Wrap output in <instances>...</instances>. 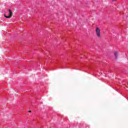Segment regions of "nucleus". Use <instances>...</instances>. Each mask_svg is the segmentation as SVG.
Listing matches in <instances>:
<instances>
[{
    "label": "nucleus",
    "instance_id": "nucleus-1",
    "mask_svg": "<svg viewBox=\"0 0 128 128\" xmlns=\"http://www.w3.org/2000/svg\"><path fill=\"white\" fill-rule=\"evenodd\" d=\"M96 33L98 38H100V28L96 27Z\"/></svg>",
    "mask_w": 128,
    "mask_h": 128
},
{
    "label": "nucleus",
    "instance_id": "nucleus-2",
    "mask_svg": "<svg viewBox=\"0 0 128 128\" xmlns=\"http://www.w3.org/2000/svg\"><path fill=\"white\" fill-rule=\"evenodd\" d=\"M9 11V16H8L6 14H4V16L5 18H12V10H8Z\"/></svg>",
    "mask_w": 128,
    "mask_h": 128
},
{
    "label": "nucleus",
    "instance_id": "nucleus-3",
    "mask_svg": "<svg viewBox=\"0 0 128 128\" xmlns=\"http://www.w3.org/2000/svg\"><path fill=\"white\" fill-rule=\"evenodd\" d=\"M114 54L116 60H117L118 58V52L117 51H115L114 52Z\"/></svg>",
    "mask_w": 128,
    "mask_h": 128
},
{
    "label": "nucleus",
    "instance_id": "nucleus-4",
    "mask_svg": "<svg viewBox=\"0 0 128 128\" xmlns=\"http://www.w3.org/2000/svg\"><path fill=\"white\" fill-rule=\"evenodd\" d=\"M28 112H32V111L31 110H29Z\"/></svg>",
    "mask_w": 128,
    "mask_h": 128
},
{
    "label": "nucleus",
    "instance_id": "nucleus-5",
    "mask_svg": "<svg viewBox=\"0 0 128 128\" xmlns=\"http://www.w3.org/2000/svg\"><path fill=\"white\" fill-rule=\"evenodd\" d=\"M116 0H112V2H116Z\"/></svg>",
    "mask_w": 128,
    "mask_h": 128
}]
</instances>
